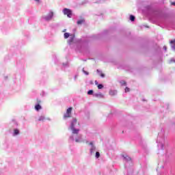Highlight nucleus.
<instances>
[{"mask_svg":"<svg viewBox=\"0 0 175 175\" xmlns=\"http://www.w3.org/2000/svg\"><path fill=\"white\" fill-rule=\"evenodd\" d=\"M64 39H68V44H72V43H73V42H75V40L76 39V36L75 35V33H64Z\"/></svg>","mask_w":175,"mask_h":175,"instance_id":"f257e3e1","label":"nucleus"},{"mask_svg":"<svg viewBox=\"0 0 175 175\" xmlns=\"http://www.w3.org/2000/svg\"><path fill=\"white\" fill-rule=\"evenodd\" d=\"M53 17H54V12L53 11H50L46 15H44L42 16V21H46V23H49L53 20Z\"/></svg>","mask_w":175,"mask_h":175,"instance_id":"f03ea898","label":"nucleus"},{"mask_svg":"<svg viewBox=\"0 0 175 175\" xmlns=\"http://www.w3.org/2000/svg\"><path fill=\"white\" fill-rule=\"evenodd\" d=\"M63 13L65 16H67V17H68L69 18L72 17V11L70 10V9L64 8L63 10Z\"/></svg>","mask_w":175,"mask_h":175,"instance_id":"7ed1b4c3","label":"nucleus"},{"mask_svg":"<svg viewBox=\"0 0 175 175\" xmlns=\"http://www.w3.org/2000/svg\"><path fill=\"white\" fill-rule=\"evenodd\" d=\"M71 129L72 131L73 135H79V132L80 131V130L79 129H76L75 128V124L74 123H71Z\"/></svg>","mask_w":175,"mask_h":175,"instance_id":"20e7f679","label":"nucleus"},{"mask_svg":"<svg viewBox=\"0 0 175 175\" xmlns=\"http://www.w3.org/2000/svg\"><path fill=\"white\" fill-rule=\"evenodd\" d=\"M40 103H42V101L40 100L37 99V105H35V109L37 111H39V110L42 109V106H40Z\"/></svg>","mask_w":175,"mask_h":175,"instance_id":"39448f33","label":"nucleus"},{"mask_svg":"<svg viewBox=\"0 0 175 175\" xmlns=\"http://www.w3.org/2000/svg\"><path fill=\"white\" fill-rule=\"evenodd\" d=\"M85 21L84 19L78 20L77 24V25H81V24H84Z\"/></svg>","mask_w":175,"mask_h":175,"instance_id":"423d86ee","label":"nucleus"},{"mask_svg":"<svg viewBox=\"0 0 175 175\" xmlns=\"http://www.w3.org/2000/svg\"><path fill=\"white\" fill-rule=\"evenodd\" d=\"M96 72H97V73H98V75H100L101 77H105V74H103L102 72H100V70H97Z\"/></svg>","mask_w":175,"mask_h":175,"instance_id":"0eeeda50","label":"nucleus"},{"mask_svg":"<svg viewBox=\"0 0 175 175\" xmlns=\"http://www.w3.org/2000/svg\"><path fill=\"white\" fill-rule=\"evenodd\" d=\"M72 107H69L67 110H66V113L70 114H72Z\"/></svg>","mask_w":175,"mask_h":175,"instance_id":"6e6552de","label":"nucleus"},{"mask_svg":"<svg viewBox=\"0 0 175 175\" xmlns=\"http://www.w3.org/2000/svg\"><path fill=\"white\" fill-rule=\"evenodd\" d=\"M20 133V131L18 129H16L14 130V135L16 136V135H18Z\"/></svg>","mask_w":175,"mask_h":175,"instance_id":"1a4fd4ad","label":"nucleus"},{"mask_svg":"<svg viewBox=\"0 0 175 175\" xmlns=\"http://www.w3.org/2000/svg\"><path fill=\"white\" fill-rule=\"evenodd\" d=\"M64 118H70V114L68 113V112H66L64 115Z\"/></svg>","mask_w":175,"mask_h":175,"instance_id":"9d476101","label":"nucleus"},{"mask_svg":"<svg viewBox=\"0 0 175 175\" xmlns=\"http://www.w3.org/2000/svg\"><path fill=\"white\" fill-rule=\"evenodd\" d=\"M44 120H46V118H44V116H40L39 118H38V121H44Z\"/></svg>","mask_w":175,"mask_h":175,"instance_id":"9b49d317","label":"nucleus"},{"mask_svg":"<svg viewBox=\"0 0 175 175\" xmlns=\"http://www.w3.org/2000/svg\"><path fill=\"white\" fill-rule=\"evenodd\" d=\"M120 83L121 85H126V82L125 81H120Z\"/></svg>","mask_w":175,"mask_h":175,"instance_id":"f8f14e48","label":"nucleus"},{"mask_svg":"<svg viewBox=\"0 0 175 175\" xmlns=\"http://www.w3.org/2000/svg\"><path fill=\"white\" fill-rule=\"evenodd\" d=\"M135 16H133V15H131L130 16V20H131V21H135Z\"/></svg>","mask_w":175,"mask_h":175,"instance_id":"ddd939ff","label":"nucleus"},{"mask_svg":"<svg viewBox=\"0 0 175 175\" xmlns=\"http://www.w3.org/2000/svg\"><path fill=\"white\" fill-rule=\"evenodd\" d=\"M76 122H77V119L73 118V119H72V122H71V124H73V123H74V125H75Z\"/></svg>","mask_w":175,"mask_h":175,"instance_id":"4468645a","label":"nucleus"},{"mask_svg":"<svg viewBox=\"0 0 175 175\" xmlns=\"http://www.w3.org/2000/svg\"><path fill=\"white\" fill-rule=\"evenodd\" d=\"M92 94H94V90H89L88 92V95H92Z\"/></svg>","mask_w":175,"mask_h":175,"instance_id":"2eb2a0df","label":"nucleus"},{"mask_svg":"<svg viewBox=\"0 0 175 175\" xmlns=\"http://www.w3.org/2000/svg\"><path fill=\"white\" fill-rule=\"evenodd\" d=\"M102 88H103V85H102V84L98 85V90H102Z\"/></svg>","mask_w":175,"mask_h":175,"instance_id":"dca6fc26","label":"nucleus"},{"mask_svg":"<svg viewBox=\"0 0 175 175\" xmlns=\"http://www.w3.org/2000/svg\"><path fill=\"white\" fill-rule=\"evenodd\" d=\"M99 157H100V153H99V152H96V158H99Z\"/></svg>","mask_w":175,"mask_h":175,"instance_id":"f3484780","label":"nucleus"},{"mask_svg":"<svg viewBox=\"0 0 175 175\" xmlns=\"http://www.w3.org/2000/svg\"><path fill=\"white\" fill-rule=\"evenodd\" d=\"M174 43H175V39L171 40L170 41V44H174Z\"/></svg>","mask_w":175,"mask_h":175,"instance_id":"a211bd4d","label":"nucleus"},{"mask_svg":"<svg viewBox=\"0 0 175 175\" xmlns=\"http://www.w3.org/2000/svg\"><path fill=\"white\" fill-rule=\"evenodd\" d=\"M94 150H95V148L94 147V146H92V148L90 149L91 154H92V152H94Z\"/></svg>","mask_w":175,"mask_h":175,"instance_id":"6ab92c4d","label":"nucleus"},{"mask_svg":"<svg viewBox=\"0 0 175 175\" xmlns=\"http://www.w3.org/2000/svg\"><path fill=\"white\" fill-rule=\"evenodd\" d=\"M124 91H125V92H129V91H130L129 88L126 87V88L124 89Z\"/></svg>","mask_w":175,"mask_h":175,"instance_id":"aec40b11","label":"nucleus"},{"mask_svg":"<svg viewBox=\"0 0 175 175\" xmlns=\"http://www.w3.org/2000/svg\"><path fill=\"white\" fill-rule=\"evenodd\" d=\"M96 96H100L101 98H103V94H97Z\"/></svg>","mask_w":175,"mask_h":175,"instance_id":"412c9836","label":"nucleus"},{"mask_svg":"<svg viewBox=\"0 0 175 175\" xmlns=\"http://www.w3.org/2000/svg\"><path fill=\"white\" fill-rule=\"evenodd\" d=\"M171 5H172V6H175V1L172 2V3H171Z\"/></svg>","mask_w":175,"mask_h":175,"instance_id":"4be33fe9","label":"nucleus"},{"mask_svg":"<svg viewBox=\"0 0 175 175\" xmlns=\"http://www.w3.org/2000/svg\"><path fill=\"white\" fill-rule=\"evenodd\" d=\"M172 48L173 50L175 51V44L172 45Z\"/></svg>","mask_w":175,"mask_h":175,"instance_id":"5701e85b","label":"nucleus"},{"mask_svg":"<svg viewBox=\"0 0 175 175\" xmlns=\"http://www.w3.org/2000/svg\"><path fill=\"white\" fill-rule=\"evenodd\" d=\"M109 94H110V95H114V94H113V91H110V92H109Z\"/></svg>","mask_w":175,"mask_h":175,"instance_id":"b1692460","label":"nucleus"},{"mask_svg":"<svg viewBox=\"0 0 175 175\" xmlns=\"http://www.w3.org/2000/svg\"><path fill=\"white\" fill-rule=\"evenodd\" d=\"M36 2H38V3H39L40 2V0H35Z\"/></svg>","mask_w":175,"mask_h":175,"instance_id":"393cba45","label":"nucleus"},{"mask_svg":"<svg viewBox=\"0 0 175 175\" xmlns=\"http://www.w3.org/2000/svg\"><path fill=\"white\" fill-rule=\"evenodd\" d=\"M75 142H76L77 143H79V139H75Z\"/></svg>","mask_w":175,"mask_h":175,"instance_id":"a878e982","label":"nucleus"},{"mask_svg":"<svg viewBox=\"0 0 175 175\" xmlns=\"http://www.w3.org/2000/svg\"><path fill=\"white\" fill-rule=\"evenodd\" d=\"M95 84L98 85V81H95Z\"/></svg>","mask_w":175,"mask_h":175,"instance_id":"bb28decb","label":"nucleus"},{"mask_svg":"<svg viewBox=\"0 0 175 175\" xmlns=\"http://www.w3.org/2000/svg\"><path fill=\"white\" fill-rule=\"evenodd\" d=\"M66 29H64L62 31V32H66Z\"/></svg>","mask_w":175,"mask_h":175,"instance_id":"cd10ccee","label":"nucleus"},{"mask_svg":"<svg viewBox=\"0 0 175 175\" xmlns=\"http://www.w3.org/2000/svg\"><path fill=\"white\" fill-rule=\"evenodd\" d=\"M77 42L78 43H80V40H77Z\"/></svg>","mask_w":175,"mask_h":175,"instance_id":"c85d7f7f","label":"nucleus"},{"mask_svg":"<svg viewBox=\"0 0 175 175\" xmlns=\"http://www.w3.org/2000/svg\"><path fill=\"white\" fill-rule=\"evenodd\" d=\"M90 144L91 146H92V142H90Z\"/></svg>","mask_w":175,"mask_h":175,"instance_id":"c756f323","label":"nucleus"},{"mask_svg":"<svg viewBox=\"0 0 175 175\" xmlns=\"http://www.w3.org/2000/svg\"><path fill=\"white\" fill-rule=\"evenodd\" d=\"M164 49L166 50V46H164Z\"/></svg>","mask_w":175,"mask_h":175,"instance_id":"7c9ffc66","label":"nucleus"},{"mask_svg":"<svg viewBox=\"0 0 175 175\" xmlns=\"http://www.w3.org/2000/svg\"><path fill=\"white\" fill-rule=\"evenodd\" d=\"M78 125H80V123H78Z\"/></svg>","mask_w":175,"mask_h":175,"instance_id":"2f4dec72","label":"nucleus"}]
</instances>
